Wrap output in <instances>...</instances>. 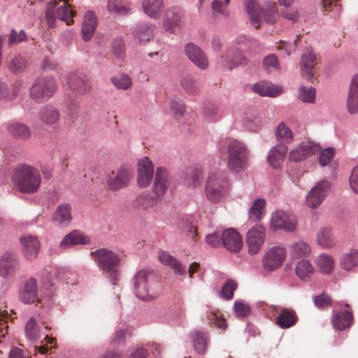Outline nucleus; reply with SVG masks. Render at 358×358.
Returning a JSON list of instances; mask_svg holds the SVG:
<instances>
[{
    "label": "nucleus",
    "instance_id": "obj_1",
    "mask_svg": "<svg viewBox=\"0 0 358 358\" xmlns=\"http://www.w3.org/2000/svg\"><path fill=\"white\" fill-rule=\"evenodd\" d=\"M11 180L15 188L24 194L37 192L42 181L40 171L36 167L24 164L15 168Z\"/></svg>",
    "mask_w": 358,
    "mask_h": 358
},
{
    "label": "nucleus",
    "instance_id": "obj_2",
    "mask_svg": "<svg viewBox=\"0 0 358 358\" xmlns=\"http://www.w3.org/2000/svg\"><path fill=\"white\" fill-rule=\"evenodd\" d=\"M245 10L251 24L256 29L260 27L262 19L267 24H273L280 18L278 5L271 1H266L262 7L255 1H248L245 3Z\"/></svg>",
    "mask_w": 358,
    "mask_h": 358
},
{
    "label": "nucleus",
    "instance_id": "obj_3",
    "mask_svg": "<svg viewBox=\"0 0 358 358\" xmlns=\"http://www.w3.org/2000/svg\"><path fill=\"white\" fill-rule=\"evenodd\" d=\"M229 189V182L224 172L212 173L206 183V196L210 201L219 202L227 194Z\"/></svg>",
    "mask_w": 358,
    "mask_h": 358
},
{
    "label": "nucleus",
    "instance_id": "obj_4",
    "mask_svg": "<svg viewBox=\"0 0 358 358\" xmlns=\"http://www.w3.org/2000/svg\"><path fill=\"white\" fill-rule=\"evenodd\" d=\"M227 166L230 171L239 173L248 167L250 152L243 143L229 141L227 145Z\"/></svg>",
    "mask_w": 358,
    "mask_h": 358
},
{
    "label": "nucleus",
    "instance_id": "obj_5",
    "mask_svg": "<svg viewBox=\"0 0 358 358\" xmlns=\"http://www.w3.org/2000/svg\"><path fill=\"white\" fill-rule=\"evenodd\" d=\"M134 289L137 297L145 301L155 299L159 293L153 275L146 270H141L136 273Z\"/></svg>",
    "mask_w": 358,
    "mask_h": 358
},
{
    "label": "nucleus",
    "instance_id": "obj_6",
    "mask_svg": "<svg viewBox=\"0 0 358 358\" xmlns=\"http://www.w3.org/2000/svg\"><path fill=\"white\" fill-rule=\"evenodd\" d=\"M76 13L70 8L66 0H52L47 6L45 19L50 27H54L56 19L66 22L67 25L73 23Z\"/></svg>",
    "mask_w": 358,
    "mask_h": 358
},
{
    "label": "nucleus",
    "instance_id": "obj_7",
    "mask_svg": "<svg viewBox=\"0 0 358 358\" xmlns=\"http://www.w3.org/2000/svg\"><path fill=\"white\" fill-rule=\"evenodd\" d=\"M57 90L56 80L48 76L36 78L29 90L30 97L38 103L48 100Z\"/></svg>",
    "mask_w": 358,
    "mask_h": 358
},
{
    "label": "nucleus",
    "instance_id": "obj_8",
    "mask_svg": "<svg viewBox=\"0 0 358 358\" xmlns=\"http://www.w3.org/2000/svg\"><path fill=\"white\" fill-rule=\"evenodd\" d=\"M103 271L109 273L113 279L116 278L117 266L120 259L113 252L106 249H99L91 253Z\"/></svg>",
    "mask_w": 358,
    "mask_h": 358
},
{
    "label": "nucleus",
    "instance_id": "obj_9",
    "mask_svg": "<svg viewBox=\"0 0 358 358\" xmlns=\"http://www.w3.org/2000/svg\"><path fill=\"white\" fill-rule=\"evenodd\" d=\"M265 241V228L260 224L250 228L246 235V244L250 255H256Z\"/></svg>",
    "mask_w": 358,
    "mask_h": 358
},
{
    "label": "nucleus",
    "instance_id": "obj_10",
    "mask_svg": "<svg viewBox=\"0 0 358 358\" xmlns=\"http://www.w3.org/2000/svg\"><path fill=\"white\" fill-rule=\"evenodd\" d=\"M287 255L284 247L274 246L269 248L263 258V266L268 271H273L280 267Z\"/></svg>",
    "mask_w": 358,
    "mask_h": 358
},
{
    "label": "nucleus",
    "instance_id": "obj_11",
    "mask_svg": "<svg viewBox=\"0 0 358 358\" xmlns=\"http://www.w3.org/2000/svg\"><path fill=\"white\" fill-rule=\"evenodd\" d=\"M22 255L28 261H34L39 254L41 243L36 236L26 234L20 239Z\"/></svg>",
    "mask_w": 358,
    "mask_h": 358
},
{
    "label": "nucleus",
    "instance_id": "obj_12",
    "mask_svg": "<svg viewBox=\"0 0 358 358\" xmlns=\"http://www.w3.org/2000/svg\"><path fill=\"white\" fill-rule=\"evenodd\" d=\"M331 189V183L327 180L318 182L311 189L306 197V204L311 208L318 207Z\"/></svg>",
    "mask_w": 358,
    "mask_h": 358
},
{
    "label": "nucleus",
    "instance_id": "obj_13",
    "mask_svg": "<svg viewBox=\"0 0 358 358\" xmlns=\"http://www.w3.org/2000/svg\"><path fill=\"white\" fill-rule=\"evenodd\" d=\"M271 226L274 229L293 231L296 227V219L293 215L277 211L272 215Z\"/></svg>",
    "mask_w": 358,
    "mask_h": 358
},
{
    "label": "nucleus",
    "instance_id": "obj_14",
    "mask_svg": "<svg viewBox=\"0 0 358 358\" xmlns=\"http://www.w3.org/2000/svg\"><path fill=\"white\" fill-rule=\"evenodd\" d=\"M320 151V144L312 141H303L296 149L290 152L289 159L294 162H301Z\"/></svg>",
    "mask_w": 358,
    "mask_h": 358
},
{
    "label": "nucleus",
    "instance_id": "obj_15",
    "mask_svg": "<svg viewBox=\"0 0 358 358\" xmlns=\"http://www.w3.org/2000/svg\"><path fill=\"white\" fill-rule=\"evenodd\" d=\"M170 183L167 171L163 168L157 169L152 193L160 201L163 199Z\"/></svg>",
    "mask_w": 358,
    "mask_h": 358
},
{
    "label": "nucleus",
    "instance_id": "obj_16",
    "mask_svg": "<svg viewBox=\"0 0 358 358\" xmlns=\"http://www.w3.org/2000/svg\"><path fill=\"white\" fill-rule=\"evenodd\" d=\"M138 185L140 187H146L153 178V164L148 157H145L138 162Z\"/></svg>",
    "mask_w": 358,
    "mask_h": 358
},
{
    "label": "nucleus",
    "instance_id": "obj_17",
    "mask_svg": "<svg viewBox=\"0 0 358 358\" xmlns=\"http://www.w3.org/2000/svg\"><path fill=\"white\" fill-rule=\"evenodd\" d=\"M68 85L71 90L80 94H85L92 88L87 77L81 73H71L68 76Z\"/></svg>",
    "mask_w": 358,
    "mask_h": 358
},
{
    "label": "nucleus",
    "instance_id": "obj_18",
    "mask_svg": "<svg viewBox=\"0 0 358 358\" xmlns=\"http://www.w3.org/2000/svg\"><path fill=\"white\" fill-rule=\"evenodd\" d=\"M222 243L229 251L238 252L243 247L241 235L234 229H227L222 232Z\"/></svg>",
    "mask_w": 358,
    "mask_h": 358
},
{
    "label": "nucleus",
    "instance_id": "obj_19",
    "mask_svg": "<svg viewBox=\"0 0 358 358\" xmlns=\"http://www.w3.org/2000/svg\"><path fill=\"white\" fill-rule=\"evenodd\" d=\"M317 64L316 54L311 48H307L301 59V69L303 75L311 82L315 73V68Z\"/></svg>",
    "mask_w": 358,
    "mask_h": 358
},
{
    "label": "nucleus",
    "instance_id": "obj_20",
    "mask_svg": "<svg viewBox=\"0 0 358 358\" xmlns=\"http://www.w3.org/2000/svg\"><path fill=\"white\" fill-rule=\"evenodd\" d=\"M20 299L24 303L39 302L37 281L34 278L26 280L20 293Z\"/></svg>",
    "mask_w": 358,
    "mask_h": 358
},
{
    "label": "nucleus",
    "instance_id": "obj_21",
    "mask_svg": "<svg viewBox=\"0 0 358 358\" xmlns=\"http://www.w3.org/2000/svg\"><path fill=\"white\" fill-rule=\"evenodd\" d=\"M222 66L229 69H232L236 66L245 65L247 59L243 56L241 50L237 48H229L224 56H222Z\"/></svg>",
    "mask_w": 358,
    "mask_h": 358
},
{
    "label": "nucleus",
    "instance_id": "obj_22",
    "mask_svg": "<svg viewBox=\"0 0 358 358\" xmlns=\"http://www.w3.org/2000/svg\"><path fill=\"white\" fill-rule=\"evenodd\" d=\"M132 173L128 169H119L114 177L108 179V185L110 189L118 190L126 187L130 182Z\"/></svg>",
    "mask_w": 358,
    "mask_h": 358
},
{
    "label": "nucleus",
    "instance_id": "obj_23",
    "mask_svg": "<svg viewBox=\"0 0 358 358\" xmlns=\"http://www.w3.org/2000/svg\"><path fill=\"white\" fill-rule=\"evenodd\" d=\"M185 50L189 59L199 69H205L208 67V61L201 48L189 43L185 46Z\"/></svg>",
    "mask_w": 358,
    "mask_h": 358
},
{
    "label": "nucleus",
    "instance_id": "obj_24",
    "mask_svg": "<svg viewBox=\"0 0 358 358\" xmlns=\"http://www.w3.org/2000/svg\"><path fill=\"white\" fill-rule=\"evenodd\" d=\"M297 321L298 316L296 311L287 308H280L275 319L276 324L281 329L290 328L295 325Z\"/></svg>",
    "mask_w": 358,
    "mask_h": 358
},
{
    "label": "nucleus",
    "instance_id": "obj_25",
    "mask_svg": "<svg viewBox=\"0 0 358 358\" xmlns=\"http://www.w3.org/2000/svg\"><path fill=\"white\" fill-rule=\"evenodd\" d=\"M181 24V14L176 8H171L166 11L164 18V27L170 33H176Z\"/></svg>",
    "mask_w": 358,
    "mask_h": 358
},
{
    "label": "nucleus",
    "instance_id": "obj_26",
    "mask_svg": "<svg viewBox=\"0 0 358 358\" xmlns=\"http://www.w3.org/2000/svg\"><path fill=\"white\" fill-rule=\"evenodd\" d=\"M18 268L16 255L13 252H6L0 258V274L7 276Z\"/></svg>",
    "mask_w": 358,
    "mask_h": 358
},
{
    "label": "nucleus",
    "instance_id": "obj_27",
    "mask_svg": "<svg viewBox=\"0 0 358 358\" xmlns=\"http://www.w3.org/2000/svg\"><path fill=\"white\" fill-rule=\"evenodd\" d=\"M97 25L96 17L93 11L89 10L85 13L83 26L82 36L85 41H89L93 36Z\"/></svg>",
    "mask_w": 358,
    "mask_h": 358
},
{
    "label": "nucleus",
    "instance_id": "obj_28",
    "mask_svg": "<svg viewBox=\"0 0 358 358\" xmlns=\"http://www.w3.org/2000/svg\"><path fill=\"white\" fill-rule=\"evenodd\" d=\"M159 260L163 264L169 266L173 270L176 275H183L186 273L185 267L176 257L166 252L162 251L159 253Z\"/></svg>",
    "mask_w": 358,
    "mask_h": 358
},
{
    "label": "nucleus",
    "instance_id": "obj_29",
    "mask_svg": "<svg viewBox=\"0 0 358 358\" xmlns=\"http://www.w3.org/2000/svg\"><path fill=\"white\" fill-rule=\"evenodd\" d=\"M287 152V147L284 144H279L273 147L269 152L267 159L274 169L280 166Z\"/></svg>",
    "mask_w": 358,
    "mask_h": 358
},
{
    "label": "nucleus",
    "instance_id": "obj_30",
    "mask_svg": "<svg viewBox=\"0 0 358 358\" xmlns=\"http://www.w3.org/2000/svg\"><path fill=\"white\" fill-rule=\"evenodd\" d=\"M347 106L350 113L358 111V74H355L352 78Z\"/></svg>",
    "mask_w": 358,
    "mask_h": 358
},
{
    "label": "nucleus",
    "instance_id": "obj_31",
    "mask_svg": "<svg viewBox=\"0 0 358 358\" xmlns=\"http://www.w3.org/2000/svg\"><path fill=\"white\" fill-rule=\"evenodd\" d=\"M39 119L46 125H52L57 122L60 115L58 110L53 106L46 105L39 112Z\"/></svg>",
    "mask_w": 358,
    "mask_h": 358
},
{
    "label": "nucleus",
    "instance_id": "obj_32",
    "mask_svg": "<svg viewBox=\"0 0 358 358\" xmlns=\"http://www.w3.org/2000/svg\"><path fill=\"white\" fill-rule=\"evenodd\" d=\"M160 201L152 192H144L137 196L133 204L136 208L147 209L156 206Z\"/></svg>",
    "mask_w": 358,
    "mask_h": 358
},
{
    "label": "nucleus",
    "instance_id": "obj_33",
    "mask_svg": "<svg viewBox=\"0 0 358 358\" xmlns=\"http://www.w3.org/2000/svg\"><path fill=\"white\" fill-rule=\"evenodd\" d=\"M89 239L78 231H73L64 236L60 243V248L66 249L76 245H85Z\"/></svg>",
    "mask_w": 358,
    "mask_h": 358
},
{
    "label": "nucleus",
    "instance_id": "obj_34",
    "mask_svg": "<svg viewBox=\"0 0 358 358\" xmlns=\"http://www.w3.org/2000/svg\"><path fill=\"white\" fill-rule=\"evenodd\" d=\"M253 90L261 96H275L281 94L282 89L268 82H260L253 86Z\"/></svg>",
    "mask_w": 358,
    "mask_h": 358
},
{
    "label": "nucleus",
    "instance_id": "obj_35",
    "mask_svg": "<svg viewBox=\"0 0 358 358\" xmlns=\"http://www.w3.org/2000/svg\"><path fill=\"white\" fill-rule=\"evenodd\" d=\"M341 268L351 271L358 267V250L352 249L343 254L340 259Z\"/></svg>",
    "mask_w": 358,
    "mask_h": 358
},
{
    "label": "nucleus",
    "instance_id": "obj_36",
    "mask_svg": "<svg viewBox=\"0 0 358 358\" xmlns=\"http://www.w3.org/2000/svg\"><path fill=\"white\" fill-rule=\"evenodd\" d=\"M22 85V80H19L12 85L10 89H8L5 83H0V101L1 99L7 101L14 100L18 95Z\"/></svg>",
    "mask_w": 358,
    "mask_h": 358
},
{
    "label": "nucleus",
    "instance_id": "obj_37",
    "mask_svg": "<svg viewBox=\"0 0 358 358\" xmlns=\"http://www.w3.org/2000/svg\"><path fill=\"white\" fill-rule=\"evenodd\" d=\"M352 314L350 311H342L335 313L332 318V324L335 329L343 331L350 327Z\"/></svg>",
    "mask_w": 358,
    "mask_h": 358
},
{
    "label": "nucleus",
    "instance_id": "obj_38",
    "mask_svg": "<svg viewBox=\"0 0 358 358\" xmlns=\"http://www.w3.org/2000/svg\"><path fill=\"white\" fill-rule=\"evenodd\" d=\"M41 327L42 324L39 325L34 317L29 318L24 328L26 338L31 342L38 341L42 334Z\"/></svg>",
    "mask_w": 358,
    "mask_h": 358
},
{
    "label": "nucleus",
    "instance_id": "obj_39",
    "mask_svg": "<svg viewBox=\"0 0 358 358\" xmlns=\"http://www.w3.org/2000/svg\"><path fill=\"white\" fill-rule=\"evenodd\" d=\"M191 338L196 352L201 355L204 354L208 345L207 334L196 331L191 333Z\"/></svg>",
    "mask_w": 358,
    "mask_h": 358
},
{
    "label": "nucleus",
    "instance_id": "obj_40",
    "mask_svg": "<svg viewBox=\"0 0 358 358\" xmlns=\"http://www.w3.org/2000/svg\"><path fill=\"white\" fill-rule=\"evenodd\" d=\"M163 6L162 0H143L142 7L144 12L150 17L159 16Z\"/></svg>",
    "mask_w": 358,
    "mask_h": 358
},
{
    "label": "nucleus",
    "instance_id": "obj_41",
    "mask_svg": "<svg viewBox=\"0 0 358 358\" xmlns=\"http://www.w3.org/2000/svg\"><path fill=\"white\" fill-rule=\"evenodd\" d=\"M8 131L13 136L22 140H27L31 136L29 128L23 123L10 124L8 126Z\"/></svg>",
    "mask_w": 358,
    "mask_h": 358
},
{
    "label": "nucleus",
    "instance_id": "obj_42",
    "mask_svg": "<svg viewBox=\"0 0 358 358\" xmlns=\"http://www.w3.org/2000/svg\"><path fill=\"white\" fill-rule=\"evenodd\" d=\"M317 242L324 248H330L336 245L331 229L327 227L319 230L317 234Z\"/></svg>",
    "mask_w": 358,
    "mask_h": 358
},
{
    "label": "nucleus",
    "instance_id": "obj_43",
    "mask_svg": "<svg viewBox=\"0 0 358 358\" xmlns=\"http://www.w3.org/2000/svg\"><path fill=\"white\" fill-rule=\"evenodd\" d=\"M289 254L294 259L306 257L310 252V246L303 241L291 244L289 246Z\"/></svg>",
    "mask_w": 358,
    "mask_h": 358
},
{
    "label": "nucleus",
    "instance_id": "obj_44",
    "mask_svg": "<svg viewBox=\"0 0 358 358\" xmlns=\"http://www.w3.org/2000/svg\"><path fill=\"white\" fill-rule=\"evenodd\" d=\"M27 62L24 57L17 55L7 63L8 69L13 74H20L27 68Z\"/></svg>",
    "mask_w": 358,
    "mask_h": 358
},
{
    "label": "nucleus",
    "instance_id": "obj_45",
    "mask_svg": "<svg viewBox=\"0 0 358 358\" xmlns=\"http://www.w3.org/2000/svg\"><path fill=\"white\" fill-rule=\"evenodd\" d=\"M72 219L71 207L67 203L59 205L55 210L54 220L59 224H67Z\"/></svg>",
    "mask_w": 358,
    "mask_h": 358
},
{
    "label": "nucleus",
    "instance_id": "obj_46",
    "mask_svg": "<svg viewBox=\"0 0 358 358\" xmlns=\"http://www.w3.org/2000/svg\"><path fill=\"white\" fill-rule=\"evenodd\" d=\"M316 264L323 273H330L334 268V259L329 255L322 254L317 257Z\"/></svg>",
    "mask_w": 358,
    "mask_h": 358
},
{
    "label": "nucleus",
    "instance_id": "obj_47",
    "mask_svg": "<svg viewBox=\"0 0 358 358\" xmlns=\"http://www.w3.org/2000/svg\"><path fill=\"white\" fill-rule=\"evenodd\" d=\"M314 267L308 260L299 262L295 268L296 275L302 280L309 278L314 273Z\"/></svg>",
    "mask_w": 358,
    "mask_h": 358
},
{
    "label": "nucleus",
    "instance_id": "obj_48",
    "mask_svg": "<svg viewBox=\"0 0 358 358\" xmlns=\"http://www.w3.org/2000/svg\"><path fill=\"white\" fill-rule=\"evenodd\" d=\"M275 134L277 140L283 143H289L293 139L292 131L284 122H281L277 127Z\"/></svg>",
    "mask_w": 358,
    "mask_h": 358
},
{
    "label": "nucleus",
    "instance_id": "obj_49",
    "mask_svg": "<svg viewBox=\"0 0 358 358\" xmlns=\"http://www.w3.org/2000/svg\"><path fill=\"white\" fill-rule=\"evenodd\" d=\"M109 12L115 14H126L129 7L122 0H110L108 3Z\"/></svg>",
    "mask_w": 358,
    "mask_h": 358
},
{
    "label": "nucleus",
    "instance_id": "obj_50",
    "mask_svg": "<svg viewBox=\"0 0 358 358\" xmlns=\"http://www.w3.org/2000/svg\"><path fill=\"white\" fill-rule=\"evenodd\" d=\"M112 83L120 90H127L131 85V78L126 74L121 73L111 78Z\"/></svg>",
    "mask_w": 358,
    "mask_h": 358
},
{
    "label": "nucleus",
    "instance_id": "obj_51",
    "mask_svg": "<svg viewBox=\"0 0 358 358\" xmlns=\"http://www.w3.org/2000/svg\"><path fill=\"white\" fill-rule=\"evenodd\" d=\"M265 201L262 199H256L250 210V217L251 219L259 220L262 218Z\"/></svg>",
    "mask_w": 358,
    "mask_h": 358
},
{
    "label": "nucleus",
    "instance_id": "obj_52",
    "mask_svg": "<svg viewBox=\"0 0 358 358\" xmlns=\"http://www.w3.org/2000/svg\"><path fill=\"white\" fill-rule=\"evenodd\" d=\"M210 324H214L217 328L226 330L227 324L225 319L221 315L218 310L210 312L208 315Z\"/></svg>",
    "mask_w": 358,
    "mask_h": 358
},
{
    "label": "nucleus",
    "instance_id": "obj_53",
    "mask_svg": "<svg viewBox=\"0 0 358 358\" xmlns=\"http://www.w3.org/2000/svg\"><path fill=\"white\" fill-rule=\"evenodd\" d=\"M237 286L238 285L234 280H230L227 281V282L223 285L220 294V297L226 300L231 299Z\"/></svg>",
    "mask_w": 358,
    "mask_h": 358
},
{
    "label": "nucleus",
    "instance_id": "obj_54",
    "mask_svg": "<svg viewBox=\"0 0 358 358\" xmlns=\"http://www.w3.org/2000/svg\"><path fill=\"white\" fill-rule=\"evenodd\" d=\"M299 97L303 102L314 103L315 98V88L312 87H306L305 86H301L300 88Z\"/></svg>",
    "mask_w": 358,
    "mask_h": 358
},
{
    "label": "nucleus",
    "instance_id": "obj_55",
    "mask_svg": "<svg viewBox=\"0 0 358 358\" xmlns=\"http://www.w3.org/2000/svg\"><path fill=\"white\" fill-rule=\"evenodd\" d=\"M202 171L199 168L194 169L191 171L189 178H187V184L191 187H196L202 181Z\"/></svg>",
    "mask_w": 358,
    "mask_h": 358
},
{
    "label": "nucleus",
    "instance_id": "obj_56",
    "mask_svg": "<svg viewBox=\"0 0 358 358\" xmlns=\"http://www.w3.org/2000/svg\"><path fill=\"white\" fill-rule=\"evenodd\" d=\"M282 16L283 18L291 21L292 23L296 22L299 17V11L297 8L294 7H289L282 8L280 12V16Z\"/></svg>",
    "mask_w": 358,
    "mask_h": 358
},
{
    "label": "nucleus",
    "instance_id": "obj_57",
    "mask_svg": "<svg viewBox=\"0 0 358 358\" xmlns=\"http://www.w3.org/2000/svg\"><path fill=\"white\" fill-rule=\"evenodd\" d=\"M263 66L264 69L268 72L280 69L279 62L275 55L266 56L264 59Z\"/></svg>",
    "mask_w": 358,
    "mask_h": 358
},
{
    "label": "nucleus",
    "instance_id": "obj_58",
    "mask_svg": "<svg viewBox=\"0 0 358 358\" xmlns=\"http://www.w3.org/2000/svg\"><path fill=\"white\" fill-rule=\"evenodd\" d=\"M230 0H223L220 1L215 0L212 2L211 8L213 12L220 13L224 16L229 15V11L226 7L229 4Z\"/></svg>",
    "mask_w": 358,
    "mask_h": 358
},
{
    "label": "nucleus",
    "instance_id": "obj_59",
    "mask_svg": "<svg viewBox=\"0 0 358 358\" xmlns=\"http://www.w3.org/2000/svg\"><path fill=\"white\" fill-rule=\"evenodd\" d=\"M171 108L176 118L181 117L185 111L183 101L179 98L172 99L171 101Z\"/></svg>",
    "mask_w": 358,
    "mask_h": 358
},
{
    "label": "nucleus",
    "instance_id": "obj_60",
    "mask_svg": "<svg viewBox=\"0 0 358 358\" xmlns=\"http://www.w3.org/2000/svg\"><path fill=\"white\" fill-rule=\"evenodd\" d=\"M319 152H320L319 162L322 166L327 165L331 162L335 154L334 150L331 148H325L322 150H320Z\"/></svg>",
    "mask_w": 358,
    "mask_h": 358
},
{
    "label": "nucleus",
    "instance_id": "obj_61",
    "mask_svg": "<svg viewBox=\"0 0 358 358\" xmlns=\"http://www.w3.org/2000/svg\"><path fill=\"white\" fill-rule=\"evenodd\" d=\"M136 36L140 42L149 41L153 36V28L151 26H145L136 33Z\"/></svg>",
    "mask_w": 358,
    "mask_h": 358
},
{
    "label": "nucleus",
    "instance_id": "obj_62",
    "mask_svg": "<svg viewBox=\"0 0 358 358\" xmlns=\"http://www.w3.org/2000/svg\"><path fill=\"white\" fill-rule=\"evenodd\" d=\"M181 85L189 94H195L198 92V87L191 78L186 77L183 78L181 81Z\"/></svg>",
    "mask_w": 358,
    "mask_h": 358
},
{
    "label": "nucleus",
    "instance_id": "obj_63",
    "mask_svg": "<svg viewBox=\"0 0 358 358\" xmlns=\"http://www.w3.org/2000/svg\"><path fill=\"white\" fill-rule=\"evenodd\" d=\"M113 52L117 59H122L124 56V45L122 38H116L113 43Z\"/></svg>",
    "mask_w": 358,
    "mask_h": 358
},
{
    "label": "nucleus",
    "instance_id": "obj_64",
    "mask_svg": "<svg viewBox=\"0 0 358 358\" xmlns=\"http://www.w3.org/2000/svg\"><path fill=\"white\" fill-rule=\"evenodd\" d=\"M222 233L215 231V233L208 234L206 237V243L211 247L216 248L220 245L222 243Z\"/></svg>",
    "mask_w": 358,
    "mask_h": 358
}]
</instances>
